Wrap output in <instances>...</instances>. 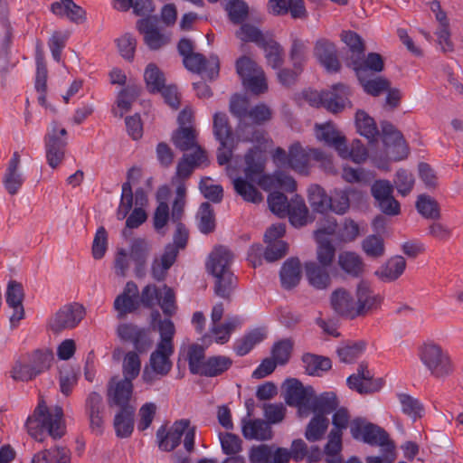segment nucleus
I'll return each mask as SVG.
<instances>
[{
    "instance_id": "1",
    "label": "nucleus",
    "mask_w": 463,
    "mask_h": 463,
    "mask_svg": "<svg viewBox=\"0 0 463 463\" xmlns=\"http://www.w3.org/2000/svg\"><path fill=\"white\" fill-rule=\"evenodd\" d=\"M213 133L220 142L217 159L220 165L229 162L232 150L239 141H250L257 146L250 149L245 156V177L234 178L232 183L234 189L245 201L259 203L263 200L262 194L256 189L253 184H257L265 191L276 188L287 192L296 189V181L292 176L282 171H277L273 175H263L265 167L264 151L269 146L270 140L262 132L251 133L236 132V137L232 133L225 113L217 112L213 116Z\"/></svg>"
},
{
    "instance_id": "2",
    "label": "nucleus",
    "mask_w": 463,
    "mask_h": 463,
    "mask_svg": "<svg viewBox=\"0 0 463 463\" xmlns=\"http://www.w3.org/2000/svg\"><path fill=\"white\" fill-rule=\"evenodd\" d=\"M151 319L152 326L159 332L160 340L150 355L149 364L143 370L142 380L147 384L154 383L170 372V356L174 353L173 339L175 334L173 321L168 318L162 320L158 311L152 313Z\"/></svg>"
},
{
    "instance_id": "3",
    "label": "nucleus",
    "mask_w": 463,
    "mask_h": 463,
    "mask_svg": "<svg viewBox=\"0 0 463 463\" xmlns=\"http://www.w3.org/2000/svg\"><path fill=\"white\" fill-rule=\"evenodd\" d=\"M273 160L277 165H287L300 175L309 173L311 160L318 162L327 173H336L331 156L317 148L303 146L299 142L293 143L288 153L282 148H277Z\"/></svg>"
},
{
    "instance_id": "4",
    "label": "nucleus",
    "mask_w": 463,
    "mask_h": 463,
    "mask_svg": "<svg viewBox=\"0 0 463 463\" xmlns=\"http://www.w3.org/2000/svg\"><path fill=\"white\" fill-rule=\"evenodd\" d=\"M285 390V401L290 406L298 408V416L307 418L311 413V408L330 409L335 404V393L332 392L316 396L311 386H304L297 379H288L283 384Z\"/></svg>"
},
{
    "instance_id": "5",
    "label": "nucleus",
    "mask_w": 463,
    "mask_h": 463,
    "mask_svg": "<svg viewBox=\"0 0 463 463\" xmlns=\"http://www.w3.org/2000/svg\"><path fill=\"white\" fill-rule=\"evenodd\" d=\"M62 415L61 407L48 409L45 402L41 401L33 414L26 420L29 435L38 441L43 440L46 431L53 439L61 438L64 430Z\"/></svg>"
},
{
    "instance_id": "6",
    "label": "nucleus",
    "mask_w": 463,
    "mask_h": 463,
    "mask_svg": "<svg viewBox=\"0 0 463 463\" xmlns=\"http://www.w3.org/2000/svg\"><path fill=\"white\" fill-rule=\"evenodd\" d=\"M233 255L230 250L220 246L208 257L207 271L215 279V293L223 298H229L234 287V278L231 271Z\"/></svg>"
},
{
    "instance_id": "7",
    "label": "nucleus",
    "mask_w": 463,
    "mask_h": 463,
    "mask_svg": "<svg viewBox=\"0 0 463 463\" xmlns=\"http://www.w3.org/2000/svg\"><path fill=\"white\" fill-rule=\"evenodd\" d=\"M351 95L350 88L342 83L333 85L329 90L321 92L313 90L302 92L303 99L310 106L323 107L332 113H339L346 108H351Z\"/></svg>"
},
{
    "instance_id": "8",
    "label": "nucleus",
    "mask_w": 463,
    "mask_h": 463,
    "mask_svg": "<svg viewBox=\"0 0 463 463\" xmlns=\"http://www.w3.org/2000/svg\"><path fill=\"white\" fill-rule=\"evenodd\" d=\"M184 437V446L187 451H192L194 446L195 429L190 425L189 420L175 421L168 430L161 427L157 430L156 438L160 449L171 451L175 449Z\"/></svg>"
},
{
    "instance_id": "9",
    "label": "nucleus",
    "mask_w": 463,
    "mask_h": 463,
    "mask_svg": "<svg viewBox=\"0 0 463 463\" xmlns=\"http://www.w3.org/2000/svg\"><path fill=\"white\" fill-rule=\"evenodd\" d=\"M175 224L174 243L165 247L164 253L154 260L152 263V275L157 280L165 278L166 271L176 260L180 249H184L188 240V231L181 222Z\"/></svg>"
},
{
    "instance_id": "10",
    "label": "nucleus",
    "mask_w": 463,
    "mask_h": 463,
    "mask_svg": "<svg viewBox=\"0 0 463 463\" xmlns=\"http://www.w3.org/2000/svg\"><path fill=\"white\" fill-rule=\"evenodd\" d=\"M420 358L425 367L435 377L442 378L452 372V364L449 354L436 344H425L420 349Z\"/></svg>"
},
{
    "instance_id": "11",
    "label": "nucleus",
    "mask_w": 463,
    "mask_h": 463,
    "mask_svg": "<svg viewBox=\"0 0 463 463\" xmlns=\"http://www.w3.org/2000/svg\"><path fill=\"white\" fill-rule=\"evenodd\" d=\"M236 69L243 85L251 92L260 94L268 90L263 70L249 57L240 58L236 62Z\"/></svg>"
},
{
    "instance_id": "12",
    "label": "nucleus",
    "mask_w": 463,
    "mask_h": 463,
    "mask_svg": "<svg viewBox=\"0 0 463 463\" xmlns=\"http://www.w3.org/2000/svg\"><path fill=\"white\" fill-rule=\"evenodd\" d=\"M350 432L354 439L373 446L390 449L391 444H393L382 428L364 419L354 420L350 424Z\"/></svg>"
},
{
    "instance_id": "13",
    "label": "nucleus",
    "mask_w": 463,
    "mask_h": 463,
    "mask_svg": "<svg viewBox=\"0 0 463 463\" xmlns=\"http://www.w3.org/2000/svg\"><path fill=\"white\" fill-rule=\"evenodd\" d=\"M140 301L146 307H153L158 304L164 314L168 316L175 312V294L166 286L160 288L155 285L146 286L141 292Z\"/></svg>"
},
{
    "instance_id": "14",
    "label": "nucleus",
    "mask_w": 463,
    "mask_h": 463,
    "mask_svg": "<svg viewBox=\"0 0 463 463\" xmlns=\"http://www.w3.org/2000/svg\"><path fill=\"white\" fill-rule=\"evenodd\" d=\"M336 222L334 218L327 219L320 223L315 232V238L317 242V256L319 263L323 266H329L335 257V248L328 239L335 232Z\"/></svg>"
},
{
    "instance_id": "15",
    "label": "nucleus",
    "mask_w": 463,
    "mask_h": 463,
    "mask_svg": "<svg viewBox=\"0 0 463 463\" xmlns=\"http://www.w3.org/2000/svg\"><path fill=\"white\" fill-rule=\"evenodd\" d=\"M85 316L84 307L73 303L60 308L50 319L49 326L54 332L74 328Z\"/></svg>"
},
{
    "instance_id": "16",
    "label": "nucleus",
    "mask_w": 463,
    "mask_h": 463,
    "mask_svg": "<svg viewBox=\"0 0 463 463\" xmlns=\"http://www.w3.org/2000/svg\"><path fill=\"white\" fill-rule=\"evenodd\" d=\"M286 232L283 223L271 225L264 234V241L267 244L264 251V259L272 262L281 259L288 251V244L281 240Z\"/></svg>"
},
{
    "instance_id": "17",
    "label": "nucleus",
    "mask_w": 463,
    "mask_h": 463,
    "mask_svg": "<svg viewBox=\"0 0 463 463\" xmlns=\"http://www.w3.org/2000/svg\"><path fill=\"white\" fill-rule=\"evenodd\" d=\"M383 141L385 154L392 161L403 160L408 156L409 148L402 135L392 125H383Z\"/></svg>"
},
{
    "instance_id": "18",
    "label": "nucleus",
    "mask_w": 463,
    "mask_h": 463,
    "mask_svg": "<svg viewBox=\"0 0 463 463\" xmlns=\"http://www.w3.org/2000/svg\"><path fill=\"white\" fill-rule=\"evenodd\" d=\"M133 384L128 380L112 379L108 390V402L110 407H118L119 410L136 408L132 404Z\"/></svg>"
},
{
    "instance_id": "19",
    "label": "nucleus",
    "mask_w": 463,
    "mask_h": 463,
    "mask_svg": "<svg viewBox=\"0 0 463 463\" xmlns=\"http://www.w3.org/2000/svg\"><path fill=\"white\" fill-rule=\"evenodd\" d=\"M116 332L121 341L132 343L140 353L145 352L152 344L147 330L130 323L119 324Z\"/></svg>"
},
{
    "instance_id": "20",
    "label": "nucleus",
    "mask_w": 463,
    "mask_h": 463,
    "mask_svg": "<svg viewBox=\"0 0 463 463\" xmlns=\"http://www.w3.org/2000/svg\"><path fill=\"white\" fill-rule=\"evenodd\" d=\"M137 27L144 36V42L151 50H157L169 42V35L163 33L157 26L156 17L140 19Z\"/></svg>"
},
{
    "instance_id": "21",
    "label": "nucleus",
    "mask_w": 463,
    "mask_h": 463,
    "mask_svg": "<svg viewBox=\"0 0 463 463\" xmlns=\"http://www.w3.org/2000/svg\"><path fill=\"white\" fill-rule=\"evenodd\" d=\"M24 288L20 283L14 280L8 282L5 291V301L8 307L12 310L9 319L13 327H15L24 317Z\"/></svg>"
},
{
    "instance_id": "22",
    "label": "nucleus",
    "mask_w": 463,
    "mask_h": 463,
    "mask_svg": "<svg viewBox=\"0 0 463 463\" xmlns=\"http://www.w3.org/2000/svg\"><path fill=\"white\" fill-rule=\"evenodd\" d=\"M337 406L336 396L335 395V404L332 408H319L317 409L315 406L311 408V413L313 417L309 421L305 437L309 441L319 440L325 434L328 427L327 415L331 413Z\"/></svg>"
},
{
    "instance_id": "23",
    "label": "nucleus",
    "mask_w": 463,
    "mask_h": 463,
    "mask_svg": "<svg viewBox=\"0 0 463 463\" xmlns=\"http://www.w3.org/2000/svg\"><path fill=\"white\" fill-rule=\"evenodd\" d=\"M138 305V288L133 281H128L122 293L115 298L113 303L118 318H123L128 314L134 312Z\"/></svg>"
},
{
    "instance_id": "24",
    "label": "nucleus",
    "mask_w": 463,
    "mask_h": 463,
    "mask_svg": "<svg viewBox=\"0 0 463 463\" xmlns=\"http://www.w3.org/2000/svg\"><path fill=\"white\" fill-rule=\"evenodd\" d=\"M329 301L331 308L336 314L348 318H354L357 317L354 297L349 290L344 288H335L331 293Z\"/></svg>"
},
{
    "instance_id": "25",
    "label": "nucleus",
    "mask_w": 463,
    "mask_h": 463,
    "mask_svg": "<svg viewBox=\"0 0 463 463\" xmlns=\"http://www.w3.org/2000/svg\"><path fill=\"white\" fill-rule=\"evenodd\" d=\"M142 175L140 167L133 166L128 172V181L122 184L119 205L116 212L118 220L127 218L133 206V193L131 184L136 183Z\"/></svg>"
},
{
    "instance_id": "26",
    "label": "nucleus",
    "mask_w": 463,
    "mask_h": 463,
    "mask_svg": "<svg viewBox=\"0 0 463 463\" xmlns=\"http://www.w3.org/2000/svg\"><path fill=\"white\" fill-rule=\"evenodd\" d=\"M241 321L239 317H230L224 323L212 324L210 333L205 334L202 337V341L205 345L214 341L222 345L229 341L232 332L241 325Z\"/></svg>"
},
{
    "instance_id": "27",
    "label": "nucleus",
    "mask_w": 463,
    "mask_h": 463,
    "mask_svg": "<svg viewBox=\"0 0 463 463\" xmlns=\"http://www.w3.org/2000/svg\"><path fill=\"white\" fill-rule=\"evenodd\" d=\"M314 134L318 142L335 148L336 152L342 150L341 146L345 138L333 122L317 123L314 127Z\"/></svg>"
},
{
    "instance_id": "28",
    "label": "nucleus",
    "mask_w": 463,
    "mask_h": 463,
    "mask_svg": "<svg viewBox=\"0 0 463 463\" xmlns=\"http://www.w3.org/2000/svg\"><path fill=\"white\" fill-rule=\"evenodd\" d=\"M351 198L363 200L364 194L355 189H335L329 196L328 211L343 215L350 208Z\"/></svg>"
},
{
    "instance_id": "29",
    "label": "nucleus",
    "mask_w": 463,
    "mask_h": 463,
    "mask_svg": "<svg viewBox=\"0 0 463 463\" xmlns=\"http://www.w3.org/2000/svg\"><path fill=\"white\" fill-rule=\"evenodd\" d=\"M20 161L19 154L14 152L3 177L4 186L10 194H17L24 182V177L20 170Z\"/></svg>"
},
{
    "instance_id": "30",
    "label": "nucleus",
    "mask_w": 463,
    "mask_h": 463,
    "mask_svg": "<svg viewBox=\"0 0 463 463\" xmlns=\"http://www.w3.org/2000/svg\"><path fill=\"white\" fill-rule=\"evenodd\" d=\"M314 53L327 71L333 72L339 69V61L336 58V51L333 43L326 39L317 40Z\"/></svg>"
},
{
    "instance_id": "31",
    "label": "nucleus",
    "mask_w": 463,
    "mask_h": 463,
    "mask_svg": "<svg viewBox=\"0 0 463 463\" xmlns=\"http://www.w3.org/2000/svg\"><path fill=\"white\" fill-rule=\"evenodd\" d=\"M380 301V297L374 294L368 283L361 281L357 285L354 298L357 317L364 315L370 309L377 307Z\"/></svg>"
},
{
    "instance_id": "32",
    "label": "nucleus",
    "mask_w": 463,
    "mask_h": 463,
    "mask_svg": "<svg viewBox=\"0 0 463 463\" xmlns=\"http://www.w3.org/2000/svg\"><path fill=\"white\" fill-rule=\"evenodd\" d=\"M150 250L151 244L145 239L137 238L131 241L129 258L135 263L137 276H143L145 274Z\"/></svg>"
},
{
    "instance_id": "33",
    "label": "nucleus",
    "mask_w": 463,
    "mask_h": 463,
    "mask_svg": "<svg viewBox=\"0 0 463 463\" xmlns=\"http://www.w3.org/2000/svg\"><path fill=\"white\" fill-rule=\"evenodd\" d=\"M242 435L247 439L266 440L272 436L269 425L260 419L243 418L241 420Z\"/></svg>"
},
{
    "instance_id": "34",
    "label": "nucleus",
    "mask_w": 463,
    "mask_h": 463,
    "mask_svg": "<svg viewBox=\"0 0 463 463\" xmlns=\"http://www.w3.org/2000/svg\"><path fill=\"white\" fill-rule=\"evenodd\" d=\"M286 216L288 217L290 223L297 228L305 226L314 221L303 198L299 195H295L290 200Z\"/></svg>"
},
{
    "instance_id": "35",
    "label": "nucleus",
    "mask_w": 463,
    "mask_h": 463,
    "mask_svg": "<svg viewBox=\"0 0 463 463\" xmlns=\"http://www.w3.org/2000/svg\"><path fill=\"white\" fill-rule=\"evenodd\" d=\"M373 374L364 364H360L357 373L347 378V384L350 389L359 393H369L375 392L379 386L373 382Z\"/></svg>"
},
{
    "instance_id": "36",
    "label": "nucleus",
    "mask_w": 463,
    "mask_h": 463,
    "mask_svg": "<svg viewBox=\"0 0 463 463\" xmlns=\"http://www.w3.org/2000/svg\"><path fill=\"white\" fill-rule=\"evenodd\" d=\"M306 276L308 283L317 289L326 288L330 285V276L327 266L318 265L314 261L305 265Z\"/></svg>"
},
{
    "instance_id": "37",
    "label": "nucleus",
    "mask_w": 463,
    "mask_h": 463,
    "mask_svg": "<svg viewBox=\"0 0 463 463\" xmlns=\"http://www.w3.org/2000/svg\"><path fill=\"white\" fill-rule=\"evenodd\" d=\"M302 269L298 259H288L281 267L280 280L283 288H292L296 287L301 279Z\"/></svg>"
},
{
    "instance_id": "38",
    "label": "nucleus",
    "mask_w": 463,
    "mask_h": 463,
    "mask_svg": "<svg viewBox=\"0 0 463 463\" xmlns=\"http://www.w3.org/2000/svg\"><path fill=\"white\" fill-rule=\"evenodd\" d=\"M206 164L207 156L205 152L201 147H197L192 155L184 156L177 165L176 175L180 178H185L191 175L194 167Z\"/></svg>"
},
{
    "instance_id": "39",
    "label": "nucleus",
    "mask_w": 463,
    "mask_h": 463,
    "mask_svg": "<svg viewBox=\"0 0 463 463\" xmlns=\"http://www.w3.org/2000/svg\"><path fill=\"white\" fill-rule=\"evenodd\" d=\"M405 268V260L402 256H395L381 266L375 274L383 281H393L403 273Z\"/></svg>"
},
{
    "instance_id": "40",
    "label": "nucleus",
    "mask_w": 463,
    "mask_h": 463,
    "mask_svg": "<svg viewBox=\"0 0 463 463\" xmlns=\"http://www.w3.org/2000/svg\"><path fill=\"white\" fill-rule=\"evenodd\" d=\"M136 408L119 410L114 418V428L119 438L129 437L134 429V414Z\"/></svg>"
},
{
    "instance_id": "41",
    "label": "nucleus",
    "mask_w": 463,
    "mask_h": 463,
    "mask_svg": "<svg viewBox=\"0 0 463 463\" xmlns=\"http://www.w3.org/2000/svg\"><path fill=\"white\" fill-rule=\"evenodd\" d=\"M355 127L357 132L372 142L379 134L374 119L364 110H357L355 113Z\"/></svg>"
},
{
    "instance_id": "42",
    "label": "nucleus",
    "mask_w": 463,
    "mask_h": 463,
    "mask_svg": "<svg viewBox=\"0 0 463 463\" xmlns=\"http://www.w3.org/2000/svg\"><path fill=\"white\" fill-rule=\"evenodd\" d=\"M51 11L57 16L67 17L71 21L78 22L83 18V10L75 5L72 0H60L51 5Z\"/></svg>"
},
{
    "instance_id": "43",
    "label": "nucleus",
    "mask_w": 463,
    "mask_h": 463,
    "mask_svg": "<svg viewBox=\"0 0 463 463\" xmlns=\"http://www.w3.org/2000/svg\"><path fill=\"white\" fill-rule=\"evenodd\" d=\"M247 107L248 100L244 97L235 95L232 98L230 102V110L240 120L238 126L239 135H241V132L252 133L251 130L248 129L247 126V116L249 114Z\"/></svg>"
},
{
    "instance_id": "44",
    "label": "nucleus",
    "mask_w": 463,
    "mask_h": 463,
    "mask_svg": "<svg viewBox=\"0 0 463 463\" xmlns=\"http://www.w3.org/2000/svg\"><path fill=\"white\" fill-rule=\"evenodd\" d=\"M307 200L313 211L319 213L328 212L329 196L321 186L311 185L307 190Z\"/></svg>"
},
{
    "instance_id": "45",
    "label": "nucleus",
    "mask_w": 463,
    "mask_h": 463,
    "mask_svg": "<svg viewBox=\"0 0 463 463\" xmlns=\"http://www.w3.org/2000/svg\"><path fill=\"white\" fill-rule=\"evenodd\" d=\"M355 71L359 81L366 93L373 96H378L383 91L388 90L389 81L381 77L366 79L364 75H363V68L361 66H356Z\"/></svg>"
},
{
    "instance_id": "46",
    "label": "nucleus",
    "mask_w": 463,
    "mask_h": 463,
    "mask_svg": "<svg viewBox=\"0 0 463 463\" xmlns=\"http://www.w3.org/2000/svg\"><path fill=\"white\" fill-rule=\"evenodd\" d=\"M196 129L194 128H177L172 136L174 145L180 150L197 149Z\"/></svg>"
},
{
    "instance_id": "47",
    "label": "nucleus",
    "mask_w": 463,
    "mask_h": 463,
    "mask_svg": "<svg viewBox=\"0 0 463 463\" xmlns=\"http://www.w3.org/2000/svg\"><path fill=\"white\" fill-rule=\"evenodd\" d=\"M341 146L342 150L337 151V154L344 159H351L356 164H361L368 157L366 147L359 140H354L350 147L347 146L345 140Z\"/></svg>"
},
{
    "instance_id": "48",
    "label": "nucleus",
    "mask_w": 463,
    "mask_h": 463,
    "mask_svg": "<svg viewBox=\"0 0 463 463\" xmlns=\"http://www.w3.org/2000/svg\"><path fill=\"white\" fill-rule=\"evenodd\" d=\"M306 372L309 375H321L331 368V361L326 357L307 354L302 358Z\"/></svg>"
},
{
    "instance_id": "49",
    "label": "nucleus",
    "mask_w": 463,
    "mask_h": 463,
    "mask_svg": "<svg viewBox=\"0 0 463 463\" xmlns=\"http://www.w3.org/2000/svg\"><path fill=\"white\" fill-rule=\"evenodd\" d=\"M338 264L345 272L353 276H358L363 271L362 260L354 252H342L338 257Z\"/></svg>"
},
{
    "instance_id": "50",
    "label": "nucleus",
    "mask_w": 463,
    "mask_h": 463,
    "mask_svg": "<svg viewBox=\"0 0 463 463\" xmlns=\"http://www.w3.org/2000/svg\"><path fill=\"white\" fill-rule=\"evenodd\" d=\"M236 36L243 42H252L261 47L269 38V34L262 33L260 29L254 25L244 24L236 32Z\"/></svg>"
},
{
    "instance_id": "51",
    "label": "nucleus",
    "mask_w": 463,
    "mask_h": 463,
    "mask_svg": "<svg viewBox=\"0 0 463 463\" xmlns=\"http://www.w3.org/2000/svg\"><path fill=\"white\" fill-rule=\"evenodd\" d=\"M336 240L341 242H351L360 234L359 225L354 220L346 218L337 227L335 226Z\"/></svg>"
},
{
    "instance_id": "52",
    "label": "nucleus",
    "mask_w": 463,
    "mask_h": 463,
    "mask_svg": "<svg viewBox=\"0 0 463 463\" xmlns=\"http://www.w3.org/2000/svg\"><path fill=\"white\" fill-rule=\"evenodd\" d=\"M261 48L264 50L268 65L273 69H279L283 63V50L281 46L270 37Z\"/></svg>"
},
{
    "instance_id": "53",
    "label": "nucleus",
    "mask_w": 463,
    "mask_h": 463,
    "mask_svg": "<svg viewBox=\"0 0 463 463\" xmlns=\"http://www.w3.org/2000/svg\"><path fill=\"white\" fill-rule=\"evenodd\" d=\"M232 365V361L226 356H213L203 364L200 374L205 376H216L225 372Z\"/></svg>"
},
{
    "instance_id": "54",
    "label": "nucleus",
    "mask_w": 463,
    "mask_h": 463,
    "mask_svg": "<svg viewBox=\"0 0 463 463\" xmlns=\"http://www.w3.org/2000/svg\"><path fill=\"white\" fill-rule=\"evenodd\" d=\"M144 79L150 92H157L165 86L164 74L154 63H149L146 66Z\"/></svg>"
},
{
    "instance_id": "55",
    "label": "nucleus",
    "mask_w": 463,
    "mask_h": 463,
    "mask_svg": "<svg viewBox=\"0 0 463 463\" xmlns=\"http://www.w3.org/2000/svg\"><path fill=\"white\" fill-rule=\"evenodd\" d=\"M198 229L203 233H209L215 227L213 210L208 203L201 204L196 215Z\"/></svg>"
},
{
    "instance_id": "56",
    "label": "nucleus",
    "mask_w": 463,
    "mask_h": 463,
    "mask_svg": "<svg viewBox=\"0 0 463 463\" xmlns=\"http://www.w3.org/2000/svg\"><path fill=\"white\" fill-rule=\"evenodd\" d=\"M48 365V364L44 363L41 367L36 368L29 364H24L21 362H16L11 371V377L15 381H29L47 368Z\"/></svg>"
},
{
    "instance_id": "57",
    "label": "nucleus",
    "mask_w": 463,
    "mask_h": 463,
    "mask_svg": "<svg viewBox=\"0 0 463 463\" xmlns=\"http://www.w3.org/2000/svg\"><path fill=\"white\" fill-rule=\"evenodd\" d=\"M352 65L354 71L356 66H361L363 68V75H364L366 71L373 72L382 71L383 70V60L380 54L371 52L364 60H363L361 56L354 58L352 61Z\"/></svg>"
},
{
    "instance_id": "58",
    "label": "nucleus",
    "mask_w": 463,
    "mask_h": 463,
    "mask_svg": "<svg viewBox=\"0 0 463 463\" xmlns=\"http://www.w3.org/2000/svg\"><path fill=\"white\" fill-rule=\"evenodd\" d=\"M204 350L197 345L193 344L188 346L186 351V358L189 364V369L191 373L200 374L204 364Z\"/></svg>"
},
{
    "instance_id": "59",
    "label": "nucleus",
    "mask_w": 463,
    "mask_h": 463,
    "mask_svg": "<svg viewBox=\"0 0 463 463\" xmlns=\"http://www.w3.org/2000/svg\"><path fill=\"white\" fill-rule=\"evenodd\" d=\"M264 338V334L260 330H254L236 342L235 351L239 355L247 354L257 344Z\"/></svg>"
},
{
    "instance_id": "60",
    "label": "nucleus",
    "mask_w": 463,
    "mask_h": 463,
    "mask_svg": "<svg viewBox=\"0 0 463 463\" xmlns=\"http://www.w3.org/2000/svg\"><path fill=\"white\" fill-rule=\"evenodd\" d=\"M225 10L233 24H241L248 15V5L242 0H226Z\"/></svg>"
},
{
    "instance_id": "61",
    "label": "nucleus",
    "mask_w": 463,
    "mask_h": 463,
    "mask_svg": "<svg viewBox=\"0 0 463 463\" xmlns=\"http://www.w3.org/2000/svg\"><path fill=\"white\" fill-rule=\"evenodd\" d=\"M398 399L403 413L413 420L422 416L423 407L418 400L405 393L398 394Z\"/></svg>"
},
{
    "instance_id": "62",
    "label": "nucleus",
    "mask_w": 463,
    "mask_h": 463,
    "mask_svg": "<svg viewBox=\"0 0 463 463\" xmlns=\"http://www.w3.org/2000/svg\"><path fill=\"white\" fill-rule=\"evenodd\" d=\"M364 351L363 342L345 344L338 347L337 354L340 361L344 363H353L359 358Z\"/></svg>"
},
{
    "instance_id": "63",
    "label": "nucleus",
    "mask_w": 463,
    "mask_h": 463,
    "mask_svg": "<svg viewBox=\"0 0 463 463\" xmlns=\"http://www.w3.org/2000/svg\"><path fill=\"white\" fill-rule=\"evenodd\" d=\"M141 361L139 355L135 352H128L123 361L124 380L132 382L140 373Z\"/></svg>"
},
{
    "instance_id": "64",
    "label": "nucleus",
    "mask_w": 463,
    "mask_h": 463,
    "mask_svg": "<svg viewBox=\"0 0 463 463\" xmlns=\"http://www.w3.org/2000/svg\"><path fill=\"white\" fill-rule=\"evenodd\" d=\"M342 449V433L339 430H331L328 436V441L325 447V453L327 456L328 463H339L336 456Z\"/></svg>"
}]
</instances>
